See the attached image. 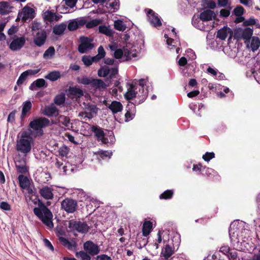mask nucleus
<instances>
[{
  "label": "nucleus",
  "mask_w": 260,
  "mask_h": 260,
  "mask_svg": "<svg viewBox=\"0 0 260 260\" xmlns=\"http://www.w3.org/2000/svg\"><path fill=\"white\" fill-rule=\"evenodd\" d=\"M33 211L34 214L44 224L50 228L53 227L52 213L43 202L39 200L38 207H35Z\"/></svg>",
  "instance_id": "1"
},
{
  "label": "nucleus",
  "mask_w": 260,
  "mask_h": 260,
  "mask_svg": "<svg viewBox=\"0 0 260 260\" xmlns=\"http://www.w3.org/2000/svg\"><path fill=\"white\" fill-rule=\"evenodd\" d=\"M30 131H24L21 133L19 139L17 140L16 149L22 153L27 154L31 151V144L34 143L33 135Z\"/></svg>",
  "instance_id": "2"
},
{
  "label": "nucleus",
  "mask_w": 260,
  "mask_h": 260,
  "mask_svg": "<svg viewBox=\"0 0 260 260\" xmlns=\"http://www.w3.org/2000/svg\"><path fill=\"white\" fill-rule=\"evenodd\" d=\"M50 125V121L45 117H38L31 121L28 125L29 128L26 131H30L34 138L42 136L44 134L43 128Z\"/></svg>",
  "instance_id": "3"
},
{
  "label": "nucleus",
  "mask_w": 260,
  "mask_h": 260,
  "mask_svg": "<svg viewBox=\"0 0 260 260\" xmlns=\"http://www.w3.org/2000/svg\"><path fill=\"white\" fill-rule=\"evenodd\" d=\"M67 231L69 233L77 232L79 233L87 234L89 229L92 228L91 225H89L86 222L76 221L74 219L68 221Z\"/></svg>",
  "instance_id": "4"
},
{
  "label": "nucleus",
  "mask_w": 260,
  "mask_h": 260,
  "mask_svg": "<svg viewBox=\"0 0 260 260\" xmlns=\"http://www.w3.org/2000/svg\"><path fill=\"white\" fill-rule=\"evenodd\" d=\"M61 209L67 213H73L78 209L76 200L71 198H66L61 202Z\"/></svg>",
  "instance_id": "5"
},
{
  "label": "nucleus",
  "mask_w": 260,
  "mask_h": 260,
  "mask_svg": "<svg viewBox=\"0 0 260 260\" xmlns=\"http://www.w3.org/2000/svg\"><path fill=\"white\" fill-rule=\"evenodd\" d=\"M84 110L85 112H80L79 113V116L83 115L84 114H85L86 115L84 117V118H88L89 119H91L95 116L98 112L99 108L97 107V106L95 105L91 104L90 103L85 104L84 103Z\"/></svg>",
  "instance_id": "6"
},
{
  "label": "nucleus",
  "mask_w": 260,
  "mask_h": 260,
  "mask_svg": "<svg viewBox=\"0 0 260 260\" xmlns=\"http://www.w3.org/2000/svg\"><path fill=\"white\" fill-rule=\"evenodd\" d=\"M81 44L78 46V51L81 53H84L87 50H91L94 47V44L91 43L92 39L82 36L80 38Z\"/></svg>",
  "instance_id": "7"
},
{
  "label": "nucleus",
  "mask_w": 260,
  "mask_h": 260,
  "mask_svg": "<svg viewBox=\"0 0 260 260\" xmlns=\"http://www.w3.org/2000/svg\"><path fill=\"white\" fill-rule=\"evenodd\" d=\"M145 11L147 12L150 23L154 27H159L162 25L160 19L159 18L157 14L155 13L152 10L149 9H145Z\"/></svg>",
  "instance_id": "8"
},
{
  "label": "nucleus",
  "mask_w": 260,
  "mask_h": 260,
  "mask_svg": "<svg viewBox=\"0 0 260 260\" xmlns=\"http://www.w3.org/2000/svg\"><path fill=\"white\" fill-rule=\"evenodd\" d=\"M25 41L24 37H18L15 36L13 41L9 45V48L12 51L20 50L25 45Z\"/></svg>",
  "instance_id": "9"
},
{
  "label": "nucleus",
  "mask_w": 260,
  "mask_h": 260,
  "mask_svg": "<svg viewBox=\"0 0 260 260\" xmlns=\"http://www.w3.org/2000/svg\"><path fill=\"white\" fill-rule=\"evenodd\" d=\"M91 131L94 133L98 141H101L103 144H107L108 142V138L106 137V134L100 127L96 125H92L91 127Z\"/></svg>",
  "instance_id": "10"
},
{
  "label": "nucleus",
  "mask_w": 260,
  "mask_h": 260,
  "mask_svg": "<svg viewBox=\"0 0 260 260\" xmlns=\"http://www.w3.org/2000/svg\"><path fill=\"white\" fill-rule=\"evenodd\" d=\"M83 247L84 250L91 255L98 254L100 251L99 246L91 241H87L84 243Z\"/></svg>",
  "instance_id": "11"
},
{
  "label": "nucleus",
  "mask_w": 260,
  "mask_h": 260,
  "mask_svg": "<svg viewBox=\"0 0 260 260\" xmlns=\"http://www.w3.org/2000/svg\"><path fill=\"white\" fill-rule=\"evenodd\" d=\"M228 35H229V41L233 38V30L228 26H224L222 28L218 30L217 38H219L221 40H225Z\"/></svg>",
  "instance_id": "12"
},
{
  "label": "nucleus",
  "mask_w": 260,
  "mask_h": 260,
  "mask_svg": "<svg viewBox=\"0 0 260 260\" xmlns=\"http://www.w3.org/2000/svg\"><path fill=\"white\" fill-rule=\"evenodd\" d=\"M47 39V33L45 30H41L38 31L34 38V42L38 47L43 46Z\"/></svg>",
  "instance_id": "13"
},
{
  "label": "nucleus",
  "mask_w": 260,
  "mask_h": 260,
  "mask_svg": "<svg viewBox=\"0 0 260 260\" xmlns=\"http://www.w3.org/2000/svg\"><path fill=\"white\" fill-rule=\"evenodd\" d=\"M83 94V90L76 87H70L67 92V95L72 99L80 98Z\"/></svg>",
  "instance_id": "14"
},
{
  "label": "nucleus",
  "mask_w": 260,
  "mask_h": 260,
  "mask_svg": "<svg viewBox=\"0 0 260 260\" xmlns=\"http://www.w3.org/2000/svg\"><path fill=\"white\" fill-rule=\"evenodd\" d=\"M105 105L112 111L113 114L121 112L123 109L122 104L117 101H112L109 105L106 102Z\"/></svg>",
  "instance_id": "15"
},
{
  "label": "nucleus",
  "mask_w": 260,
  "mask_h": 260,
  "mask_svg": "<svg viewBox=\"0 0 260 260\" xmlns=\"http://www.w3.org/2000/svg\"><path fill=\"white\" fill-rule=\"evenodd\" d=\"M52 191L53 189L51 187L45 186L40 189L39 193L44 199L46 200H52L54 197Z\"/></svg>",
  "instance_id": "16"
},
{
  "label": "nucleus",
  "mask_w": 260,
  "mask_h": 260,
  "mask_svg": "<svg viewBox=\"0 0 260 260\" xmlns=\"http://www.w3.org/2000/svg\"><path fill=\"white\" fill-rule=\"evenodd\" d=\"M216 15L214 11L211 10H206L201 12L200 16V18L203 21H208L215 18Z\"/></svg>",
  "instance_id": "17"
},
{
  "label": "nucleus",
  "mask_w": 260,
  "mask_h": 260,
  "mask_svg": "<svg viewBox=\"0 0 260 260\" xmlns=\"http://www.w3.org/2000/svg\"><path fill=\"white\" fill-rule=\"evenodd\" d=\"M23 16L22 19L26 20L28 18L33 19L35 17V12L33 8L25 6L23 9Z\"/></svg>",
  "instance_id": "18"
},
{
  "label": "nucleus",
  "mask_w": 260,
  "mask_h": 260,
  "mask_svg": "<svg viewBox=\"0 0 260 260\" xmlns=\"http://www.w3.org/2000/svg\"><path fill=\"white\" fill-rule=\"evenodd\" d=\"M43 113L44 115L51 117L54 115L55 113L58 114V110L53 104H51L50 106L45 107Z\"/></svg>",
  "instance_id": "19"
},
{
  "label": "nucleus",
  "mask_w": 260,
  "mask_h": 260,
  "mask_svg": "<svg viewBox=\"0 0 260 260\" xmlns=\"http://www.w3.org/2000/svg\"><path fill=\"white\" fill-rule=\"evenodd\" d=\"M253 29V28L247 27L242 30V40L245 41V43H249L250 40L252 37Z\"/></svg>",
  "instance_id": "20"
},
{
  "label": "nucleus",
  "mask_w": 260,
  "mask_h": 260,
  "mask_svg": "<svg viewBox=\"0 0 260 260\" xmlns=\"http://www.w3.org/2000/svg\"><path fill=\"white\" fill-rule=\"evenodd\" d=\"M46 82L44 79L40 78L33 82L29 86V89L31 90L37 89V88H42L44 86L46 87Z\"/></svg>",
  "instance_id": "21"
},
{
  "label": "nucleus",
  "mask_w": 260,
  "mask_h": 260,
  "mask_svg": "<svg viewBox=\"0 0 260 260\" xmlns=\"http://www.w3.org/2000/svg\"><path fill=\"white\" fill-rule=\"evenodd\" d=\"M12 7L10 6L8 2L2 1L0 2V14L1 15H6L10 12V9Z\"/></svg>",
  "instance_id": "22"
},
{
  "label": "nucleus",
  "mask_w": 260,
  "mask_h": 260,
  "mask_svg": "<svg viewBox=\"0 0 260 260\" xmlns=\"http://www.w3.org/2000/svg\"><path fill=\"white\" fill-rule=\"evenodd\" d=\"M174 253V250L169 244L166 245L164 249L161 252V255L164 257L165 259H167L171 257Z\"/></svg>",
  "instance_id": "23"
},
{
  "label": "nucleus",
  "mask_w": 260,
  "mask_h": 260,
  "mask_svg": "<svg viewBox=\"0 0 260 260\" xmlns=\"http://www.w3.org/2000/svg\"><path fill=\"white\" fill-rule=\"evenodd\" d=\"M91 86L95 89H105L107 85L101 79H93Z\"/></svg>",
  "instance_id": "24"
},
{
  "label": "nucleus",
  "mask_w": 260,
  "mask_h": 260,
  "mask_svg": "<svg viewBox=\"0 0 260 260\" xmlns=\"http://www.w3.org/2000/svg\"><path fill=\"white\" fill-rule=\"evenodd\" d=\"M152 229V222L150 221H146L144 222L142 228L143 236L147 237L149 235Z\"/></svg>",
  "instance_id": "25"
},
{
  "label": "nucleus",
  "mask_w": 260,
  "mask_h": 260,
  "mask_svg": "<svg viewBox=\"0 0 260 260\" xmlns=\"http://www.w3.org/2000/svg\"><path fill=\"white\" fill-rule=\"evenodd\" d=\"M19 186L22 189H27L29 186V181L26 176L23 175H20L18 176Z\"/></svg>",
  "instance_id": "26"
},
{
  "label": "nucleus",
  "mask_w": 260,
  "mask_h": 260,
  "mask_svg": "<svg viewBox=\"0 0 260 260\" xmlns=\"http://www.w3.org/2000/svg\"><path fill=\"white\" fill-rule=\"evenodd\" d=\"M67 28V24L65 23H61L54 26L53 28V33L56 35H62Z\"/></svg>",
  "instance_id": "27"
},
{
  "label": "nucleus",
  "mask_w": 260,
  "mask_h": 260,
  "mask_svg": "<svg viewBox=\"0 0 260 260\" xmlns=\"http://www.w3.org/2000/svg\"><path fill=\"white\" fill-rule=\"evenodd\" d=\"M32 104L29 101H27L23 104V107L21 115V119H23L26 116L27 113H28L31 109Z\"/></svg>",
  "instance_id": "28"
},
{
  "label": "nucleus",
  "mask_w": 260,
  "mask_h": 260,
  "mask_svg": "<svg viewBox=\"0 0 260 260\" xmlns=\"http://www.w3.org/2000/svg\"><path fill=\"white\" fill-rule=\"evenodd\" d=\"M61 77L60 72L58 71H54L49 72L44 77L46 79H48L51 81H55Z\"/></svg>",
  "instance_id": "29"
},
{
  "label": "nucleus",
  "mask_w": 260,
  "mask_h": 260,
  "mask_svg": "<svg viewBox=\"0 0 260 260\" xmlns=\"http://www.w3.org/2000/svg\"><path fill=\"white\" fill-rule=\"evenodd\" d=\"M99 32L106 35L108 37H112L113 35L114 31L109 28L106 25H102L99 27Z\"/></svg>",
  "instance_id": "30"
},
{
  "label": "nucleus",
  "mask_w": 260,
  "mask_h": 260,
  "mask_svg": "<svg viewBox=\"0 0 260 260\" xmlns=\"http://www.w3.org/2000/svg\"><path fill=\"white\" fill-rule=\"evenodd\" d=\"M43 19L45 21L52 22L54 21V17L55 16V13L52 12L49 10H47L42 14Z\"/></svg>",
  "instance_id": "31"
},
{
  "label": "nucleus",
  "mask_w": 260,
  "mask_h": 260,
  "mask_svg": "<svg viewBox=\"0 0 260 260\" xmlns=\"http://www.w3.org/2000/svg\"><path fill=\"white\" fill-rule=\"evenodd\" d=\"M110 71V68L107 66H104L98 70V74L99 77H106L109 75Z\"/></svg>",
  "instance_id": "32"
},
{
  "label": "nucleus",
  "mask_w": 260,
  "mask_h": 260,
  "mask_svg": "<svg viewBox=\"0 0 260 260\" xmlns=\"http://www.w3.org/2000/svg\"><path fill=\"white\" fill-rule=\"evenodd\" d=\"M251 42L250 46L253 51L256 50L258 49L260 46V40L257 37H252L251 38Z\"/></svg>",
  "instance_id": "33"
},
{
  "label": "nucleus",
  "mask_w": 260,
  "mask_h": 260,
  "mask_svg": "<svg viewBox=\"0 0 260 260\" xmlns=\"http://www.w3.org/2000/svg\"><path fill=\"white\" fill-rule=\"evenodd\" d=\"M242 30L243 28L241 27H236L234 28L233 30V38H234V39L237 40L238 41L242 40Z\"/></svg>",
  "instance_id": "34"
},
{
  "label": "nucleus",
  "mask_w": 260,
  "mask_h": 260,
  "mask_svg": "<svg viewBox=\"0 0 260 260\" xmlns=\"http://www.w3.org/2000/svg\"><path fill=\"white\" fill-rule=\"evenodd\" d=\"M65 94L63 93L56 95L54 99V103L58 106L63 104L65 102Z\"/></svg>",
  "instance_id": "35"
},
{
  "label": "nucleus",
  "mask_w": 260,
  "mask_h": 260,
  "mask_svg": "<svg viewBox=\"0 0 260 260\" xmlns=\"http://www.w3.org/2000/svg\"><path fill=\"white\" fill-rule=\"evenodd\" d=\"M174 194L173 190H167L163 193L160 194L159 199L161 200H169L171 199Z\"/></svg>",
  "instance_id": "36"
},
{
  "label": "nucleus",
  "mask_w": 260,
  "mask_h": 260,
  "mask_svg": "<svg viewBox=\"0 0 260 260\" xmlns=\"http://www.w3.org/2000/svg\"><path fill=\"white\" fill-rule=\"evenodd\" d=\"M214 174H215V172L214 170L209 168H206V167H204L202 172H201V174L208 177H213L214 176Z\"/></svg>",
  "instance_id": "37"
},
{
  "label": "nucleus",
  "mask_w": 260,
  "mask_h": 260,
  "mask_svg": "<svg viewBox=\"0 0 260 260\" xmlns=\"http://www.w3.org/2000/svg\"><path fill=\"white\" fill-rule=\"evenodd\" d=\"M55 54V49L54 47L50 46L47 49L43 54V57L45 59L51 58Z\"/></svg>",
  "instance_id": "38"
},
{
  "label": "nucleus",
  "mask_w": 260,
  "mask_h": 260,
  "mask_svg": "<svg viewBox=\"0 0 260 260\" xmlns=\"http://www.w3.org/2000/svg\"><path fill=\"white\" fill-rule=\"evenodd\" d=\"M114 28L119 31H123L126 29V26L123 24L122 21L117 20L114 21Z\"/></svg>",
  "instance_id": "39"
},
{
  "label": "nucleus",
  "mask_w": 260,
  "mask_h": 260,
  "mask_svg": "<svg viewBox=\"0 0 260 260\" xmlns=\"http://www.w3.org/2000/svg\"><path fill=\"white\" fill-rule=\"evenodd\" d=\"M137 92L135 90H127V91L124 94V98L127 101H130L136 98Z\"/></svg>",
  "instance_id": "40"
},
{
  "label": "nucleus",
  "mask_w": 260,
  "mask_h": 260,
  "mask_svg": "<svg viewBox=\"0 0 260 260\" xmlns=\"http://www.w3.org/2000/svg\"><path fill=\"white\" fill-rule=\"evenodd\" d=\"M244 13L245 9L242 6L240 5L237 6L233 12V13L236 16H242Z\"/></svg>",
  "instance_id": "41"
},
{
  "label": "nucleus",
  "mask_w": 260,
  "mask_h": 260,
  "mask_svg": "<svg viewBox=\"0 0 260 260\" xmlns=\"http://www.w3.org/2000/svg\"><path fill=\"white\" fill-rule=\"evenodd\" d=\"M58 119L59 122L61 123L65 126H69L70 123V119L69 117L64 115H59Z\"/></svg>",
  "instance_id": "42"
},
{
  "label": "nucleus",
  "mask_w": 260,
  "mask_h": 260,
  "mask_svg": "<svg viewBox=\"0 0 260 260\" xmlns=\"http://www.w3.org/2000/svg\"><path fill=\"white\" fill-rule=\"evenodd\" d=\"M76 256L77 257H80L81 258V260H90L91 257L90 255L87 254V253L83 251H80L79 252H77L76 253Z\"/></svg>",
  "instance_id": "43"
},
{
  "label": "nucleus",
  "mask_w": 260,
  "mask_h": 260,
  "mask_svg": "<svg viewBox=\"0 0 260 260\" xmlns=\"http://www.w3.org/2000/svg\"><path fill=\"white\" fill-rule=\"evenodd\" d=\"M101 21L100 19H95L90 21L88 22H87L86 24V27L87 28H92L96 26H98L100 23Z\"/></svg>",
  "instance_id": "44"
},
{
  "label": "nucleus",
  "mask_w": 260,
  "mask_h": 260,
  "mask_svg": "<svg viewBox=\"0 0 260 260\" xmlns=\"http://www.w3.org/2000/svg\"><path fill=\"white\" fill-rule=\"evenodd\" d=\"M16 168L18 173L26 174L28 171V167L25 165H20L16 163Z\"/></svg>",
  "instance_id": "45"
},
{
  "label": "nucleus",
  "mask_w": 260,
  "mask_h": 260,
  "mask_svg": "<svg viewBox=\"0 0 260 260\" xmlns=\"http://www.w3.org/2000/svg\"><path fill=\"white\" fill-rule=\"evenodd\" d=\"M110 73L109 74V76L107 78L106 81L108 80L110 81V80L115 78L116 76L118 73V70L117 68H112L111 69H110Z\"/></svg>",
  "instance_id": "46"
},
{
  "label": "nucleus",
  "mask_w": 260,
  "mask_h": 260,
  "mask_svg": "<svg viewBox=\"0 0 260 260\" xmlns=\"http://www.w3.org/2000/svg\"><path fill=\"white\" fill-rule=\"evenodd\" d=\"M92 79L86 76L83 77L81 79H78V82L84 85H91Z\"/></svg>",
  "instance_id": "47"
},
{
  "label": "nucleus",
  "mask_w": 260,
  "mask_h": 260,
  "mask_svg": "<svg viewBox=\"0 0 260 260\" xmlns=\"http://www.w3.org/2000/svg\"><path fill=\"white\" fill-rule=\"evenodd\" d=\"M95 154H99V156L102 159H105L106 157L110 158L111 156L112 155V153L111 152H109L108 151L101 150V151H99Z\"/></svg>",
  "instance_id": "48"
},
{
  "label": "nucleus",
  "mask_w": 260,
  "mask_h": 260,
  "mask_svg": "<svg viewBox=\"0 0 260 260\" xmlns=\"http://www.w3.org/2000/svg\"><path fill=\"white\" fill-rule=\"evenodd\" d=\"M68 28L70 31H74L78 29L77 21L76 20H71L68 25Z\"/></svg>",
  "instance_id": "49"
},
{
  "label": "nucleus",
  "mask_w": 260,
  "mask_h": 260,
  "mask_svg": "<svg viewBox=\"0 0 260 260\" xmlns=\"http://www.w3.org/2000/svg\"><path fill=\"white\" fill-rule=\"evenodd\" d=\"M82 61L83 62L84 64L87 67L90 66L93 62L92 57L86 55H84L82 57Z\"/></svg>",
  "instance_id": "50"
},
{
  "label": "nucleus",
  "mask_w": 260,
  "mask_h": 260,
  "mask_svg": "<svg viewBox=\"0 0 260 260\" xmlns=\"http://www.w3.org/2000/svg\"><path fill=\"white\" fill-rule=\"evenodd\" d=\"M69 151V148L66 146L61 147L59 149V154L61 156H66Z\"/></svg>",
  "instance_id": "51"
},
{
  "label": "nucleus",
  "mask_w": 260,
  "mask_h": 260,
  "mask_svg": "<svg viewBox=\"0 0 260 260\" xmlns=\"http://www.w3.org/2000/svg\"><path fill=\"white\" fill-rule=\"evenodd\" d=\"M133 112H134L131 111L130 109H127V111H126V113L125 114V122H128L133 119L135 115Z\"/></svg>",
  "instance_id": "52"
},
{
  "label": "nucleus",
  "mask_w": 260,
  "mask_h": 260,
  "mask_svg": "<svg viewBox=\"0 0 260 260\" xmlns=\"http://www.w3.org/2000/svg\"><path fill=\"white\" fill-rule=\"evenodd\" d=\"M106 137L108 138V143L107 144H113L115 143V139L113 135V133L111 131H108V135H106Z\"/></svg>",
  "instance_id": "53"
},
{
  "label": "nucleus",
  "mask_w": 260,
  "mask_h": 260,
  "mask_svg": "<svg viewBox=\"0 0 260 260\" xmlns=\"http://www.w3.org/2000/svg\"><path fill=\"white\" fill-rule=\"evenodd\" d=\"M256 24L255 19L254 18H250L249 19L245 20L242 24L244 26L253 25Z\"/></svg>",
  "instance_id": "54"
},
{
  "label": "nucleus",
  "mask_w": 260,
  "mask_h": 260,
  "mask_svg": "<svg viewBox=\"0 0 260 260\" xmlns=\"http://www.w3.org/2000/svg\"><path fill=\"white\" fill-rule=\"evenodd\" d=\"M27 77V76L26 75V74L24 73V72H23L20 75V76H19L18 79L17 80V84L18 86H20V85L22 84L23 83V82H24V81L26 80Z\"/></svg>",
  "instance_id": "55"
},
{
  "label": "nucleus",
  "mask_w": 260,
  "mask_h": 260,
  "mask_svg": "<svg viewBox=\"0 0 260 260\" xmlns=\"http://www.w3.org/2000/svg\"><path fill=\"white\" fill-rule=\"evenodd\" d=\"M215 157V154L213 152H206L203 156V158L206 161H209Z\"/></svg>",
  "instance_id": "56"
},
{
  "label": "nucleus",
  "mask_w": 260,
  "mask_h": 260,
  "mask_svg": "<svg viewBox=\"0 0 260 260\" xmlns=\"http://www.w3.org/2000/svg\"><path fill=\"white\" fill-rule=\"evenodd\" d=\"M0 208L5 211H10L11 210V206L7 202H2L0 203Z\"/></svg>",
  "instance_id": "57"
},
{
  "label": "nucleus",
  "mask_w": 260,
  "mask_h": 260,
  "mask_svg": "<svg viewBox=\"0 0 260 260\" xmlns=\"http://www.w3.org/2000/svg\"><path fill=\"white\" fill-rule=\"evenodd\" d=\"M142 93L143 94L142 95H139V97H140L139 101L138 102L137 101H136V103H137L138 104H140L142 103L146 99V98L148 96V90H145V91H144V92H142Z\"/></svg>",
  "instance_id": "58"
},
{
  "label": "nucleus",
  "mask_w": 260,
  "mask_h": 260,
  "mask_svg": "<svg viewBox=\"0 0 260 260\" xmlns=\"http://www.w3.org/2000/svg\"><path fill=\"white\" fill-rule=\"evenodd\" d=\"M231 7H230L229 9H223L220 11V15L223 17H228L230 15V9Z\"/></svg>",
  "instance_id": "59"
},
{
  "label": "nucleus",
  "mask_w": 260,
  "mask_h": 260,
  "mask_svg": "<svg viewBox=\"0 0 260 260\" xmlns=\"http://www.w3.org/2000/svg\"><path fill=\"white\" fill-rule=\"evenodd\" d=\"M16 112V111L14 110L9 114L7 118L8 122H10L11 123L14 122Z\"/></svg>",
  "instance_id": "60"
},
{
  "label": "nucleus",
  "mask_w": 260,
  "mask_h": 260,
  "mask_svg": "<svg viewBox=\"0 0 260 260\" xmlns=\"http://www.w3.org/2000/svg\"><path fill=\"white\" fill-rule=\"evenodd\" d=\"M123 54V52L122 49H118L115 50L114 52V57L117 59H120L122 57Z\"/></svg>",
  "instance_id": "61"
},
{
  "label": "nucleus",
  "mask_w": 260,
  "mask_h": 260,
  "mask_svg": "<svg viewBox=\"0 0 260 260\" xmlns=\"http://www.w3.org/2000/svg\"><path fill=\"white\" fill-rule=\"evenodd\" d=\"M65 3L67 6L68 7L73 8L75 6L78 0H64Z\"/></svg>",
  "instance_id": "62"
},
{
  "label": "nucleus",
  "mask_w": 260,
  "mask_h": 260,
  "mask_svg": "<svg viewBox=\"0 0 260 260\" xmlns=\"http://www.w3.org/2000/svg\"><path fill=\"white\" fill-rule=\"evenodd\" d=\"M40 70V69L37 70H27L24 71V73L26 74L27 76H28V75H34L38 73Z\"/></svg>",
  "instance_id": "63"
},
{
  "label": "nucleus",
  "mask_w": 260,
  "mask_h": 260,
  "mask_svg": "<svg viewBox=\"0 0 260 260\" xmlns=\"http://www.w3.org/2000/svg\"><path fill=\"white\" fill-rule=\"evenodd\" d=\"M95 258L96 260H112L110 256L105 254L98 255Z\"/></svg>",
  "instance_id": "64"
}]
</instances>
